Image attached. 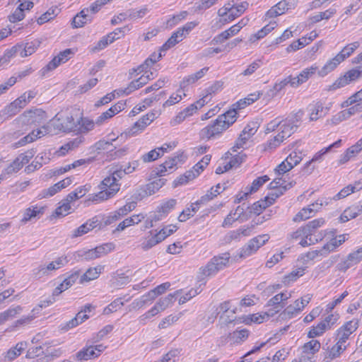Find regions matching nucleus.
Segmentation results:
<instances>
[{"instance_id": "f257e3e1", "label": "nucleus", "mask_w": 362, "mask_h": 362, "mask_svg": "<svg viewBox=\"0 0 362 362\" xmlns=\"http://www.w3.org/2000/svg\"><path fill=\"white\" fill-rule=\"evenodd\" d=\"M303 115V112L299 110L285 117H277L269 122L264 127V132L269 134L278 129V133L264 144V150L270 151L276 148L296 132L300 125Z\"/></svg>"}, {"instance_id": "f03ea898", "label": "nucleus", "mask_w": 362, "mask_h": 362, "mask_svg": "<svg viewBox=\"0 0 362 362\" xmlns=\"http://www.w3.org/2000/svg\"><path fill=\"white\" fill-rule=\"evenodd\" d=\"M124 173V171L121 169H115L112 171L98 184L99 191L89 195L86 199V202L88 204H95L113 198L120 189L119 181Z\"/></svg>"}, {"instance_id": "7ed1b4c3", "label": "nucleus", "mask_w": 362, "mask_h": 362, "mask_svg": "<svg viewBox=\"0 0 362 362\" xmlns=\"http://www.w3.org/2000/svg\"><path fill=\"white\" fill-rule=\"evenodd\" d=\"M326 223L324 218H317L300 226L289 235V240L296 241L303 247H308L322 240V233L317 232Z\"/></svg>"}, {"instance_id": "20e7f679", "label": "nucleus", "mask_w": 362, "mask_h": 362, "mask_svg": "<svg viewBox=\"0 0 362 362\" xmlns=\"http://www.w3.org/2000/svg\"><path fill=\"white\" fill-rule=\"evenodd\" d=\"M47 119V113L42 108L32 107L26 110L13 120L15 130L13 136L16 139L18 138L31 127L41 125Z\"/></svg>"}, {"instance_id": "39448f33", "label": "nucleus", "mask_w": 362, "mask_h": 362, "mask_svg": "<svg viewBox=\"0 0 362 362\" xmlns=\"http://www.w3.org/2000/svg\"><path fill=\"white\" fill-rule=\"evenodd\" d=\"M230 114L226 111L202 128L199 132V139L203 141H209L220 137L235 122V119Z\"/></svg>"}, {"instance_id": "423d86ee", "label": "nucleus", "mask_w": 362, "mask_h": 362, "mask_svg": "<svg viewBox=\"0 0 362 362\" xmlns=\"http://www.w3.org/2000/svg\"><path fill=\"white\" fill-rule=\"evenodd\" d=\"M178 229L176 224L163 226L160 229H151L141 238L140 246L144 250H148L164 241Z\"/></svg>"}, {"instance_id": "0eeeda50", "label": "nucleus", "mask_w": 362, "mask_h": 362, "mask_svg": "<svg viewBox=\"0 0 362 362\" xmlns=\"http://www.w3.org/2000/svg\"><path fill=\"white\" fill-rule=\"evenodd\" d=\"M248 5L247 1L235 4L234 0L228 1L217 11V23H220V27L231 23L245 13Z\"/></svg>"}, {"instance_id": "6e6552de", "label": "nucleus", "mask_w": 362, "mask_h": 362, "mask_svg": "<svg viewBox=\"0 0 362 362\" xmlns=\"http://www.w3.org/2000/svg\"><path fill=\"white\" fill-rule=\"evenodd\" d=\"M212 156L211 154L205 155L200 160L195 163L189 170L185 171L183 174L177 177L173 182L174 187L185 185L194 180L205 170L211 162Z\"/></svg>"}, {"instance_id": "1a4fd4ad", "label": "nucleus", "mask_w": 362, "mask_h": 362, "mask_svg": "<svg viewBox=\"0 0 362 362\" xmlns=\"http://www.w3.org/2000/svg\"><path fill=\"white\" fill-rule=\"evenodd\" d=\"M76 121L74 113L69 109L62 110L52 119L54 129L64 133L74 132Z\"/></svg>"}, {"instance_id": "9d476101", "label": "nucleus", "mask_w": 362, "mask_h": 362, "mask_svg": "<svg viewBox=\"0 0 362 362\" xmlns=\"http://www.w3.org/2000/svg\"><path fill=\"white\" fill-rule=\"evenodd\" d=\"M332 107V103H327L323 99L313 100L307 107L309 122H315L325 117Z\"/></svg>"}, {"instance_id": "9b49d317", "label": "nucleus", "mask_w": 362, "mask_h": 362, "mask_svg": "<svg viewBox=\"0 0 362 362\" xmlns=\"http://www.w3.org/2000/svg\"><path fill=\"white\" fill-rule=\"evenodd\" d=\"M158 113L156 111H149L142 115L132 126L128 127L124 134L129 137L136 136L145 131L156 118Z\"/></svg>"}, {"instance_id": "f8f14e48", "label": "nucleus", "mask_w": 362, "mask_h": 362, "mask_svg": "<svg viewBox=\"0 0 362 362\" xmlns=\"http://www.w3.org/2000/svg\"><path fill=\"white\" fill-rule=\"evenodd\" d=\"M320 233H322L323 238H327L326 243L322 247L327 256L336 251L348 239V234L337 235L334 230H325Z\"/></svg>"}, {"instance_id": "ddd939ff", "label": "nucleus", "mask_w": 362, "mask_h": 362, "mask_svg": "<svg viewBox=\"0 0 362 362\" xmlns=\"http://www.w3.org/2000/svg\"><path fill=\"white\" fill-rule=\"evenodd\" d=\"M303 159V151L293 150L274 168L275 174L276 175H283L300 164Z\"/></svg>"}, {"instance_id": "4468645a", "label": "nucleus", "mask_w": 362, "mask_h": 362, "mask_svg": "<svg viewBox=\"0 0 362 362\" xmlns=\"http://www.w3.org/2000/svg\"><path fill=\"white\" fill-rule=\"evenodd\" d=\"M270 239L267 233L258 235L251 238L247 244L243 246L239 252L240 258H246L255 254L262 247L267 244Z\"/></svg>"}, {"instance_id": "2eb2a0df", "label": "nucleus", "mask_w": 362, "mask_h": 362, "mask_svg": "<svg viewBox=\"0 0 362 362\" xmlns=\"http://www.w3.org/2000/svg\"><path fill=\"white\" fill-rule=\"evenodd\" d=\"M331 200V199H325V200L323 199H318L314 203L301 209L293 217V221L294 223H300L313 217L323 205H327Z\"/></svg>"}, {"instance_id": "dca6fc26", "label": "nucleus", "mask_w": 362, "mask_h": 362, "mask_svg": "<svg viewBox=\"0 0 362 362\" xmlns=\"http://www.w3.org/2000/svg\"><path fill=\"white\" fill-rule=\"evenodd\" d=\"M262 95L263 93L261 90H257L251 93L244 98H241L235 103H233L226 112L228 113L230 112V115L233 117V119H235V122H236L240 111L257 101L262 96Z\"/></svg>"}, {"instance_id": "f3484780", "label": "nucleus", "mask_w": 362, "mask_h": 362, "mask_svg": "<svg viewBox=\"0 0 362 362\" xmlns=\"http://www.w3.org/2000/svg\"><path fill=\"white\" fill-rule=\"evenodd\" d=\"M313 295L307 293L294 300L293 305H289L281 312L283 317L291 319L298 315L312 300Z\"/></svg>"}, {"instance_id": "a211bd4d", "label": "nucleus", "mask_w": 362, "mask_h": 362, "mask_svg": "<svg viewBox=\"0 0 362 362\" xmlns=\"http://www.w3.org/2000/svg\"><path fill=\"white\" fill-rule=\"evenodd\" d=\"M313 295L307 293L294 300L293 305H289L281 312L283 317L291 319L298 315L312 300Z\"/></svg>"}, {"instance_id": "6ab92c4d", "label": "nucleus", "mask_w": 362, "mask_h": 362, "mask_svg": "<svg viewBox=\"0 0 362 362\" xmlns=\"http://www.w3.org/2000/svg\"><path fill=\"white\" fill-rule=\"evenodd\" d=\"M313 295L307 293L294 300L293 305H289L281 312L283 317L291 319L298 315L312 300Z\"/></svg>"}, {"instance_id": "aec40b11", "label": "nucleus", "mask_w": 362, "mask_h": 362, "mask_svg": "<svg viewBox=\"0 0 362 362\" xmlns=\"http://www.w3.org/2000/svg\"><path fill=\"white\" fill-rule=\"evenodd\" d=\"M291 297V292L284 291L272 296L266 303L265 307L269 313L274 316L286 308L288 300Z\"/></svg>"}, {"instance_id": "412c9836", "label": "nucleus", "mask_w": 362, "mask_h": 362, "mask_svg": "<svg viewBox=\"0 0 362 362\" xmlns=\"http://www.w3.org/2000/svg\"><path fill=\"white\" fill-rule=\"evenodd\" d=\"M78 49L76 47L67 48L62 51H60L42 69L43 74H46L49 71H53L60 65L66 63L68 61H69L74 57Z\"/></svg>"}, {"instance_id": "4be33fe9", "label": "nucleus", "mask_w": 362, "mask_h": 362, "mask_svg": "<svg viewBox=\"0 0 362 362\" xmlns=\"http://www.w3.org/2000/svg\"><path fill=\"white\" fill-rule=\"evenodd\" d=\"M293 187L291 182H287L282 177H276L269 185V192L266 196L270 201L273 200V204L277 198L283 195L288 189Z\"/></svg>"}, {"instance_id": "5701e85b", "label": "nucleus", "mask_w": 362, "mask_h": 362, "mask_svg": "<svg viewBox=\"0 0 362 362\" xmlns=\"http://www.w3.org/2000/svg\"><path fill=\"white\" fill-rule=\"evenodd\" d=\"M273 205V200L270 201L267 197L261 199L252 204L248 206L245 209H244V213L247 221L252 220V221H257V219L260 217L259 215L270 206Z\"/></svg>"}, {"instance_id": "b1692460", "label": "nucleus", "mask_w": 362, "mask_h": 362, "mask_svg": "<svg viewBox=\"0 0 362 362\" xmlns=\"http://www.w3.org/2000/svg\"><path fill=\"white\" fill-rule=\"evenodd\" d=\"M362 77L361 67H356L346 71L337 78L331 86L332 90H337L356 81Z\"/></svg>"}, {"instance_id": "393cba45", "label": "nucleus", "mask_w": 362, "mask_h": 362, "mask_svg": "<svg viewBox=\"0 0 362 362\" xmlns=\"http://www.w3.org/2000/svg\"><path fill=\"white\" fill-rule=\"evenodd\" d=\"M107 346L103 344L96 345H86L76 354L78 361H88L98 358L106 349Z\"/></svg>"}, {"instance_id": "a878e982", "label": "nucleus", "mask_w": 362, "mask_h": 362, "mask_svg": "<svg viewBox=\"0 0 362 362\" xmlns=\"http://www.w3.org/2000/svg\"><path fill=\"white\" fill-rule=\"evenodd\" d=\"M173 297V296L170 294L166 298L159 300L149 310L139 317V322L145 324L146 320L165 310L171 303Z\"/></svg>"}, {"instance_id": "bb28decb", "label": "nucleus", "mask_w": 362, "mask_h": 362, "mask_svg": "<svg viewBox=\"0 0 362 362\" xmlns=\"http://www.w3.org/2000/svg\"><path fill=\"white\" fill-rule=\"evenodd\" d=\"M296 6V0H281L274 6H272L266 13L267 18H273L284 14L290 9Z\"/></svg>"}, {"instance_id": "cd10ccee", "label": "nucleus", "mask_w": 362, "mask_h": 362, "mask_svg": "<svg viewBox=\"0 0 362 362\" xmlns=\"http://www.w3.org/2000/svg\"><path fill=\"white\" fill-rule=\"evenodd\" d=\"M50 133V127L49 125L43 124L37 129L32 130L27 135L21 138L15 145L16 147H21L28 144L33 143L36 140L49 134Z\"/></svg>"}, {"instance_id": "c85d7f7f", "label": "nucleus", "mask_w": 362, "mask_h": 362, "mask_svg": "<svg viewBox=\"0 0 362 362\" xmlns=\"http://www.w3.org/2000/svg\"><path fill=\"white\" fill-rule=\"evenodd\" d=\"M136 202H127L124 205L119 207L117 210L111 212L106 218L105 221V225H111L117 221L120 220L124 216H127L128 214L134 211L136 207Z\"/></svg>"}, {"instance_id": "c756f323", "label": "nucleus", "mask_w": 362, "mask_h": 362, "mask_svg": "<svg viewBox=\"0 0 362 362\" xmlns=\"http://www.w3.org/2000/svg\"><path fill=\"white\" fill-rule=\"evenodd\" d=\"M222 163L216 168V174H223L233 168H236L243 162V158L240 155L233 156L230 153H226L221 158Z\"/></svg>"}, {"instance_id": "7c9ffc66", "label": "nucleus", "mask_w": 362, "mask_h": 362, "mask_svg": "<svg viewBox=\"0 0 362 362\" xmlns=\"http://www.w3.org/2000/svg\"><path fill=\"white\" fill-rule=\"evenodd\" d=\"M359 320L355 318L344 322L337 330V339L346 344L349 337L357 330Z\"/></svg>"}, {"instance_id": "2f4dec72", "label": "nucleus", "mask_w": 362, "mask_h": 362, "mask_svg": "<svg viewBox=\"0 0 362 362\" xmlns=\"http://www.w3.org/2000/svg\"><path fill=\"white\" fill-rule=\"evenodd\" d=\"M37 0H18V6L9 16V21L15 23L22 21L25 16V12L30 11Z\"/></svg>"}, {"instance_id": "473e14b6", "label": "nucleus", "mask_w": 362, "mask_h": 362, "mask_svg": "<svg viewBox=\"0 0 362 362\" xmlns=\"http://www.w3.org/2000/svg\"><path fill=\"white\" fill-rule=\"evenodd\" d=\"M93 308L94 307L90 304L84 305L83 308L79 311L74 318L65 324L62 325L61 329L68 331L69 329L76 327L78 325L81 324L89 318V315L87 313H90Z\"/></svg>"}, {"instance_id": "72a5a7b5", "label": "nucleus", "mask_w": 362, "mask_h": 362, "mask_svg": "<svg viewBox=\"0 0 362 362\" xmlns=\"http://www.w3.org/2000/svg\"><path fill=\"white\" fill-rule=\"evenodd\" d=\"M30 159V158L28 155L21 153L16 157L1 173L4 174V177L6 179L11 175L16 173L22 169L25 164L29 163Z\"/></svg>"}, {"instance_id": "f704fd0d", "label": "nucleus", "mask_w": 362, "mask_h": 362, "mask_svg": "<svg viewBox=\"0 0 362 362\" xmlns=\"http://www.w3.org/2000/svg\"><path fill=\"white\" fill-rule=\"evenodd\" d=\"M165 53L161 52L160 48L159 47L158 52L151 53L149 57L145 59L144 63L140 65L139 69L141 72H145V74L153 71L156 75L157 69L155 68V66L156 63L159 62L163 56H165Z\"/></svg>"}, {"instance_id": "c9c22d12", "label": "nucleus", "mask_w": 362, "mask_h": 362, "mask_svg": "<svg viewBox=\"0 0 362 362\" xmlns=\"http://www.w3.org/2000/svg\"><path fill=\"white\" fill-rule=\"evenodd\" d=\"M269 180V177L267 175L257 177L252 181V185L248 187L247 192H241L236 194L235 202L239 203L242 200L247 199L249 194L256 192L264 183L268 182Z\"/></svg>"}, {"instance_id": "e433bc0d", "label": "nucleus", "mask_w": 362, "mask_h": 362, "mask_svg": "<svg viewBox=\"0 0 362 362\" xmlns=\"http://www.w3.org/2000/svg\"><path fill=\"white\" fill-rule=\"evenodd\" d=\"M46 209V205L39 204L32 205L26 208L21 219V223L25 224L33 219L40 218L45 214Z\"/></svg>"}, {"instance_id": "4c0bfd02", "label": "nucleus", "mask_w": 362, "mask_h": 362, "mask_svg": "<svg viewBox=\"0 0 362 362\" xmlns=\"http://www.w3.org/2000/svg\"><path fill=\"white\" fill-rule=\"evenodd\" d=\"M240 223L247 221L243 207L238 206L235 210L230 211L222 222V227L230 228L235 221Z\"/></svg>"}, {"instance_id": "58836bf2", "label": "nucleus", "mask_w": 362, "mask_h": 362, "mask_svg": "<svg viewBox=\"0 0 362 362\" xmlns=\"http://www.w3.org/2000/svg\"><path fill=\"white\" fill-rule=\"evenodd\" d=\"M126 107V103L120 100L112 105L108 110L103 112L96 119L97 124H102L106 120L111 119L115 115L121 112Z\"/></svg>"}, {"instance_id": "ea45409f", "label": "nucleus", "mask_w": 362, "mask_h": 362, "mask_svg": "<svg viewBox=\"0 0 362 362\" xmlns=\"http://www.w3.org/2000/svg\"><path fill=\"white\" fill-rule=\"evenodd\" d=\"M187 155L184 151H177L173 156L168 157L163 162L170 173L175 172L180 165H182L187 160Z\"/></svg>"}, {"instance_id": "a19ab883", "label": "nucleus", "mask_w": 362, "mask_h": 362, "mask_svg": "<svg viewBox=\"0 0 362 362\" xmlns=\"http://www.w3.org/2000/svg\"><path fill=\"white\" fill-rule=\"evenodd\" d=\"M68 263L67 257L64 255L57 257L55 260L49 262L46 267H40L37 269L36 275L39 276L47 275L49 272L57 270Z\"/></svg>"}, {"instance_id": "79ce46f5", "label": "nucleus", "mask_w": 362, "mask_h": 362, "mask_svg": "<svg viewBox=\"0 0 362 362\" xmlns=\"http://www.w3.org/2000/svg\"><path fill=\"white\" fill-rule=\"evenodd\" d=\"M273 317L267 309L264 312H259L245 315L242 317V322L246 325L252 324H261L268 321L270 317Z\"/></svg>"}, {"instance_id": "37998d69", "label": "nucleus", "mask_w": 362, "mask_h": 362, "mask_svg": "<svg viewBox=\"0 0 362 362\" xmlns=\"http://www.w3.org/2000/svg\"><path fill=\"white\" fill-rule=\"evenodd\" d=\"M146 218L143 213L133 214L122 221L115 229V232H121L127 228L134 226L140 223Z\"/></svg>"}, {"instance_id": "c03bdc74", "label": "nucleus", "mask_w": 362, "mask_h": 362, "mask_svg": "<svg viewBox=\"0 0 362 362\" xmlns=\"http://www.w3.org/2000/svg\"><path fill=\"white\" fill-rule=\"evenodd\" d=\"M346 349L347 344L337 339L334 344L327 349L324 361H329L332 362V361L339 358Z\"/></svg>"}, {"instance_id": "a18cd8bd", "label": "nucleus", "mask_w": 362, "mask_h": 362, "mask_svg": "<svg viewBox=\"0 0 362 362\" xmlns=\"http://www.w3.org/2000/svg\"><path fill=\"white\" fill-rule=\"evenodd\" d=\"M95 124L96 122H95L92 119L80 117L76 119V127L74 133L76 134L88 133L94 129Z\"/></svg>"}, {"instance_id": "49530a36", "label": "nucleus", "mask_w": 362, "mask_h": 362, "mask_svg": "<svg viewBox=\"0 0 362 362\" xmlns=\"http://www.w3.org/2000/svg\"><path fill=\"white\" fill-rule=\"evenodd\" d=\"M127 28H118L114 31L110 33L106 36L103 37L98 43V47L100 49L105 48L107 45L112 43L114 41L124 37L125 35V29Z\"/></svg>"}, {"instance_id": "de8ad7c7", "label": "nucleus", "mask_w": 362, "mask_h": 362, "mask_svg": "<svg viewBox=\"0 0 362 362\" xmlns=\"http://www.w3.org/2000/svg\"><path fill=\"white\" fill-rule=\"evenodd\" d=\"M257 127L255 123L247 124L244 127L236 141L237 147H243L247 141H248L257 132Z\"/></svg>"}, {"instance_id": "09e8293b", "label": "nucleus", "mask_w": 362, "mask_h": 362, "mask_svg": "<svg viewBox=\"0 0 362 362\" xmlns=\"http://www.w3.org/2000/svg\"><path fill=\"white\" fill-rule=\"evenodd\" d=\"M155 77V74L153 71H150V73L145 74L143 72V74L139 77L138 78L133 80L129 83L127 88V93H132L139 88H141L144 85H146L148 81L153 79Z\"/></svg>"}, {"instance_id": "8fccbe9b", "label": "nucleus", "mask_w": 362, "mask_h": 362, "mask_svg": "<svg viewBox=\"0 0 362 362\" xmlns=\"http://www.w3.org/2000/svg\"><path fill=\"white\" fill-rule=\"evenodd\" d=\"M177 205L175 199H168L160 204L156 208L157 219H162L168 216Z\"/></svg>"}, {"instance_id": "3c124183", "label": "nucleus", "mask_w": 362, "mask_h": 362, "mask_svg": "<svg viewBox=\"0 0 362 362\" xmlns=\"http://www.w3.org/2000/svg\"><path fill=\"white\" fill-rule=\"evenodd\" d=\"M223 88V83L221 81H216L206 88H205L202 96L197 100V101L202 102L204 106L211 101L212 97L221 91Z\"/></svg>"}, {"instance_id": "603ef678", "label": "nucleus", "mask_w": 362, "mask_h": 362, "mask_svg": "<svg viewBox=\"0 0 362 362\" xmlns=\"http://www.w3.org/2000/svg\"><path fill=\"white\" fill-rule=\"evenodd\" d=\"M79 276L78 272H75L67 276L64 280L58 285L53 291L52 296H57L62 292L69 289L76 281Z\"/></svg>"}, {"instance_id": "864d4df0", "label": "nucleus", "mask_w": 362, "mask_h": 362, "mask_svg": "<svg viewBox=\"0 0 362 362\" xmlns=\"http://www.w3.org/2000/svg\"><path fill=\"white\" fill-rule=\"evenodd\" d=\"M40 45L41 41L38 39H35L25 43L18 44V46H21L20 57H26L33 54L40 47Z\"/></svg>"}, {"instance_id": "5fc2aeb1", "label": "nucleus", "mask_w": 362, "mask_h": 362, "mask_svg": "<svg viewBox=\"0 0 362 362\" xmlns=\"http://www.w3.org/2000/svg\"><path fill=\"white\" fill-rule=\"evenodd\" d=\"M99 224L98 217L95 216L87 220L74 231V237H79L94 229Z\"/></svg>"}, {"instance_id": "6e6d98bb", "label": "nucleus", "mask_w": 362, "mask_h": 362, "mask_svg": "<svg viewBox=\"0 0 362 362\" xmlns=\"http://www.w3.org/2000/svg\"><path fill=\"white\" fill-rule=\"evenodd\" d=\"M362 213V205L354 204L346 208L340 215L339 221L341 223H346L353 218H355Z\"/></svg>"}, {"instance_id": "4d7b16f0", "label": "nucleus", "mask_w": 362, "mask_h": 362, "mask_svg": "<svg viewBox=\"0 0 362 362\" xmlns=\"http://www.w3.org/2000/svg\"><path fill=\"white\" fill-rule=\"evenodd\" d=\"M203 204L200 202V199L195 202L191 203V204L186 209L182 210L178 216V221L180 222H185L194 216V214L199 211L200 205Z\"/></svg>"}, {"instance_id": "13d9d810", "label": "nucleus", "mask_w": 362, "mask_h": 362, "mask_svg": "<svg viewBox=\"0 0 362 362\" xmlns=\"http://www.w3.org/2000/svg\"><path fill=\"white\" fill-rule=\"evenodd\" d=\"M104 269V266L90 267L81 276L79 283L84 284L98 279Z\"/></svg>"}, {"instance_id": "bf43d9fd", "label": "nucleus", "mask_w": 362, "mask_h": 362, "mask_svg": "<svg viewBox=\"0 0 362 362\" xmlns=\"http://www.w3.org/2000/svg\"><path fill=\"white\" fill-rule=\"evenodd\" d=\"M149 182L145 185L144 192L147 195H152L156 193L163 185H165L166 180L163 178H154L150 180Z\"/></svg>"}, {"instance_id": "052dcab7", "label": "nucleus", "mask_w": 362, "mask_h": 362, "mask_svg": "<svg viewBox=\"0 0 362 362\" xmlns=\"http://www.w3.org/2000/svg\"><path fill=\"white\" fill-rule=\"evenodd\" d=\"M115 246L112 243H105L97 246L92 250H90L88 254L90 258L95 259L107 255V253L113 250Z\"/></svg>"}, {"instance_id": "680f3d73", "label": "nucleus", "mask_w": 362, "mask_h": 362, "mask_svg": "<svg viewBox=\"0 0 362 362\" xmlns=\"http://www.w3.org/2000/svg\"><path fill=\"white\" fill-rule=\"evenodd\" d=\"M321 343L316 339H310L308 341L303 344L301 347L304 354L310 355L315 358V355L320 351L321 349Z\"/></svg>"}, {"instance_id": "e2e57ef3", "label": "nucleus", "mask_w": 362, "mask_h": 362, "mask_svg": "<svg viewBox=\"0 0 362 362\" xmlns=\"http://www.w3.org/2000/svg\"><path fill=\"white\" fill-rule=\"evenodd\" d=\"M26 343L21 341L17 343L13 347L9 349L4 355V361L11 362L19 356L25 349Z\"/></svg>"}, {"instance_id": "0e129e2a", "label": "nucleus", "mask_w": 362, "mask_h": 362, "mask_svg": "<svg viewBox=\"0 0 362 362\" xmlns=\"http://www.w3.org/2000/svg\"><path fill=\"white\" fill-rule=\"evenodd\" d=\"M91 186L89 184L81 185L76 187L74 190L69 193L66 198L68 201L74 202L82 197H83L90 190Z\"/></svg>"}, {"instance_id": "69168bd1", "label": "nucleus", "mask_w": 362, "mask_h": 362, "mask_svg": "<svg viewBox=\"0 0 362 362\" xmlns=\"http://www.w3.org/2000/svg\"><path fill=\"white\" fill-rule=\"evenodd\" d=\"M277 26L276 22H269L267 25H264L260 30H259L257 33L252 35L250 37V41L251 42H255L260 39L266 37L269 33H270L272 30H274Z\"/></svg>"}, {"instance_id": "338daca9", "label": "nucleus", "mask_w": 362, "mask_h": 362, "mask_svg": "<svg viewBox=\"0 0 362 362\" xmlns=\"http://www.w3.org/2000/svg\"><path fill=\"white\" fill-rule=\"evenodd\" d=\"M71 202L66 198L59 203V205L52 212V216L54 218L64 217L71 213Z\"/></svg>"}, {"instance_id": "774afa93", "label": "nucleus", "mask_w": 362, "mask_h": 362, "mask_svg": "<svg viewBox=\"0 0 362 362\" xmlns=\"http://www.w3.org/2000/svg\"><path fill=\"white\" fill-rule=\"evenodd\" d=\"M325 252L321 247L319 250H314L303 254L300 257V260L303 263H309L315 260H320L322 257H326Z\"/></svg>"}]
</instances>
